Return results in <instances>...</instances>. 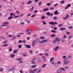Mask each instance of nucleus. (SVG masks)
I'll return each mask as SVG.
<instances>
[{"label":"nucleus","mask_w":73,"mask_h":73,"mask_svg":"<svg viewBox=\"0 0 73 73\" xmlns=\"http://www.w3.org/2000/svg\"><path fill=\"white\" fill-rule=\"evenodd\" d=\"M38 42H39V39L38 38L36 39L35 40H34L33 42L32 46H35V44H37Z\"/></svg>","instance_id":"obj_1"},{"label":"nucleus","mask_w":73,"mask_h":73,"mask_svg":"<svg viewBox=\"0 0 73 73\" xmlns=\"http://www.w3.org/2000/svg\"><path fill=\"white\" fill-rule=\"evenodd\" d=\"M65 59L66 60H68V58H66V56H64V64H68L70 62V61H67L66 62V60H65Z\"/></svg>","instance_id":"obj_2"},{"label":"nucleus","mask_w":73,"mask_h":73,"mask_svg":"<svg viewBox=\"0 0 73 73\" xmlns=\"http://www.w3.org/2000/svg\"><path fill=\"white\" fill-rule=\"evenodd\" d=\"M36 70H37V68H36L34 70H29V72L30 73H35L34 72H36Z\"/></svg>","instance_id":"obj_3"},{"label":"nucleus","mask_w":73,"mask_h":73,"mask_svg":"<svg viewBox=\"0 0 73 73\" xmlns=\"http://www.w3.org/2000/svg\"><path fill=\"white\" fill-rule=\"evenodd\" d=\"M15 69H16V68L15 67L11 68L9 69V72L12 71V70H15Z\"/></svg>","instance_id":"obj_4"},{"label":"nucleus","mask_w":73,"mask_h":73,"mask_svg":"<svg viewBox=\"0 0 73 73\" xmlns=\"http://www.w3.org/2000/svg\"><path fill=\"white\" fill-rule=\"evenodd\" d=\"M59 48V47H58V46H57L55 48H54L53 50H54V51H56V50H58Z\"/></svg>","instance_id":"obj_5"},{"label":"nucleus","mask_w":73,"mask_h":73,"mask_svg":"<svg viewBox=\"0 0 73 73\" xmlns=\"http://www.w3.org/2000/svg\"><path fill=\"white\" fill-rule=\"evenodd\" d=\"M54 14L55 15H58L59 13L58 12V11H56L54 12Z\"/></svg>","instance_id":"obj_6"},{"label":"nucleus","mask_w":73,"mask_h":73,"mask_svg":"<svg viewBox=\"0 0 73 73\" xmlns=\"http://www.w3.org/2000/svg\"><path fill=\"white\" fill-rule=\"evenodd\" d=\"M33 2L32 1H29L28 2H27V4H31V3H32Z\"/></svg>","instance_id":"obj_7"},{"label":"nucleus","mask_w":73,"mask_h":73,"mask_svg":"<svg viewBox=\"0 0 73 73\" xmlns=\"http://www.w3.org/2000/svg\"><path fill=\"white\" fill-rule=\"evenodd\" d=\"M49 24H51V25H54V23L53 22H49Z\"/></svg>","instance_id":"obj_8"},{"label":"nucleus","mask_w":73,"mask_h":73,"mask_svg":"<svg viewBox=\"0 0 73 73\" xmlns=\"http://www.w3.org/2000/svg\"><path fill=\"white\" fill-rule=\"evenodd\" d=\"M37 66V65H33L31 66V68H36Z\"/></svg>","instance_id":"obj_9"},{"label":"nucleus","mask_w":73,"mask_h":73,"mask_svg":"<svg viewBox=\"0 0 73 73\" xmlns=\"http://www.w3.org/2000/svg\"><path fill=\"white\" fill-rule=\"evenodd\" d=\"M22 59L21 58H18V59H16V60H17V61H20L21 60H22Z\"/></svg>","instance_id":"obj_10"},{"label":"nucleus","mask_w":73,"mask_h":73,"mask_svg":"<svg viewBox=\"0 0 73 73\" xmlns=\"http://www.w3.org/2000/svg\"><path fill=\"white\" fill-rule=\"evenodd\" d=\"M54 66L55 67H57V66H58V63H55L54 64Z\"/></svg>","instance_id":"obj_11"},{"label":"nucleus","mask_w":73,"mask_h":73,"mask_svg":"<svg viewBox=\"0 0 73 73\" xmlns=\"http://www.w3.org/2000/svg\"><path fill=\"white\" fill-rule=\"evenodd\" d=\"M46 15H47V16H50V12H48L46 13Z\"/></svg>","instance_id":"obj_12"},{"label":"nucleus","mask_w":73,"mask_h":73,"mask_svg":"<svg viewBox=\"0 0 73 73\" xmlns=\"http://www.w3.org/2000/svg\"><path fill=\"white\" fill-rule=\"evenodd\" d=\"M50 36L51 37H56V34H52V35H50Z\"/></svg>","instance_id":"obj_13"},{"label":"nucleus","mask_w":73,"mask_h":73,"mask_svg":"<svg viewBox=\"0 0 73 73\" xmlns=\"http://www.w3.org/2000/svg\"><path fill=\"white\" fill-rule=\"evenodd\" d=\"M36 29L37 30H38V31H41V28H36Z\"/></svg>","instance_id":"obj_14"},{"label":"nucleus","mask_w":73,"mask_h":73,"mask_svg":"<svg viewBox=\"0 0 73 73\" xmlns=\"http://www.w3.org/2000/svg\"><path fill=\"white\" fill-rule=\"evenodd\" d=\"M69 17V15L68 14H67L66 15V17H64V19L66 20V19H67L68 17Z\"/></svg>","instance_id":"obj_15"},{"label":"nucleus","mask_w":73,"mask_h":73,"mask_svg":"<svg viewBox=\"0 0 73 73\" xmlns=\"http://www.w3.org/2000/svg\"><path fill=\"white\" fill-rule=\"evenodd\" d=\"M54 60V58L53 57L51 58L50 59V62H52V61H53V60Z\"/></svg>","instance_id":"obj_16"},{"label":"nucleus","mask_w":73,"mask_h":73,"mask_svg":"<svg viewBox=\"0 0 73 73\" xmlns=\"http://www.w3.org/2000/svg\"><path fill=\"white\" fill-rule=\"evenodd\" d=\"M10 55L11 57H15V54H11Z\"/></svg>","instance_id":"obj_17"},{"label":"nucleus","mask_w":73,"mask_h":73,"mask_svg":"<svg viewBox=\"0 0 73 73\" xmlns=\"http://www.w3.org/2000/svg\"><path fill=\"white\" fill-rule=\"evenodd\" d=\"M48 9H49V8H47L45 9H44V11L45 12V11H48Z\"/></svg>","instance_id":"obj_18"},{"label":"nucleus","mask_w":73,"mask_h":73,"mask_svg":"<svg viewBox=\"0 0 73 73\" xmlns=\"http://www.w3.org/2000/svg\"><path fill=\"white\" fill-rule=\"evenodd\" d=\"M22 55H23L24 56H27V54L26 53L23 54H22Z\"/></svg>","instance_id":"obj_19"},{"label":"nucleus","mask_w":73,"mask_h":73,"mask_svg":"<svg viewBox=\"0 0 73 73\" xmlns=\"http://www.w3.org/2000/svg\"><path fill=\"white\" fill-rule=\"evenodd\" d=\"M17 52H18V50H15L13 51V52L14 53H17Z\"/></svg>","instance_id":"obj_20"},{"label":"nucleus","mask_w":73,"mask_h":73,"mask_svg":"<svg viewBox=\"0 0 73 73\" xmlns=\"http://www.w3.org/2000/svg\"><path fill=\"white\" fill-rule=\"evenodd\" d=\"M3 68H0V72H3Z\"/></svg>","instance_id":"obj_21"},{"label":"nucleus","mask_w":73,"mask_h":73,"mask_svg":"<svg viewBox=\"0 0 73 73\" xmlns=\"http://www.w3.org/2000/svg\"><path fill=\"white\" fill-rule=\"evenodd\" d=\"M31 48V46H26L25 47V48Z\"/></svg>","instance_id":"obj_22"},{"label":"nucleus","mask_w":73,"mask_h":73,"mask_svg":"<svg viewBox=\"0 0 73 73\" xmlns=\"http://www.w3.org/2000/svg\"><path fill=\"white\" fill-rule=\"evenodd\" d=\"M12 18H13V17L12 16H11L8 18V20H10V19H12Z\"/></svg>","instance_id":"obj_23"},{"label":"nucleus","mask_w":73,"mask_h":73,"mask_svg":"<svg viewBox=\"0 0 73 73\" xmlns=\"http://www.w3.org/2000/svg\"><path fill=\"white\" fill-rule=\"evenodd\" d=\"M3 24H9V23L8 22H6L3 23Z\"/></svg>","instance_id":"obj_24"},{"label":"nucleus","mask_w":73,"mask_h":73,"mask_svg":"<svg viewBox=\"0 0 73 73\" xmlns=\"http://www.w3.org/2000/svg\"><path fill=\"white\" fill-rule=\"evenodd\" d=\"M61 71L60 70H58L57 71V73H61Z\"/></svg>","instance_id":"obj_25"},{"label":"nucleus","mask_w":73,"mask_h":73,"mask_svg":"<svg viewBox=\"0 0 73 73\" xmlns=\"http://www.w3.org/2000/svg\"><path fill=\"white\" fill-rule=\"evenodd\" d=\"M29 52H30V53H31L32 54L33 53V51L31 50H29Z\"/></svg>","instance_id":"obj_26"},{"label":"nucleus","mask_w":73,"mask_h":73,"mask_svg":"<svg viewBox=\"0 0 73 73\" xmlns=\"http://www.w3.org/2000/svg\"><path fill=\"white\" fill-rule=\"evenodd\" d=\"M40 39H42V40H44V39L45 38V37L44 36L40 37Z\"/></svg>","instance_id":"obj_27"},{"label":"nucleus","mask_w":73,"mask_h":73,"mask_svg":"<svg viewBox=\"0 0 73 73\" xmlns=\"http://www.w3.org/2000/svg\"><path fill=\"white\" fill-rule=\"evenodd\" d=\"M57 17L56 16H55L54 17L53 19L54 20H57Z\"/></svg>","instance_id":"obj_28"},{"label":"nucleus","mask_w":73,"mask_h":73,"mask_svg":"<svg viewBox=\"0 0 73 73\" xmlns=\"http://www.w3.org/2000/svg\"><path fill=\"white\" fill-rule=\"evenodd\" d=\"M56 39L57 40V41H60V39L59 38H56Z\"/></svg>","instance_id":"obj_29"},{"label":"nucleus","mask_w":73,"mask_h":73,"mask_svg":"<svg viewBox=\"0 0 73 73\" xmlns=\"http://www.w3.org/2000/svg\"><path fill=\"white\" fill-rule=\"evenodd\" d=\"M31 64H35V62H34V61H33V60H32L31 61Z\"/></svg>","instance_id":"obj_30"},{"label":"nucleus","mask_w":73,"mask_h":73,"mask_svg":"<svg viewBox=\"0 0 73 73\" xmlns=\"http://www.w3.org/2000/svg\"><path fill=\"white\" fill-rule=\"evenodd\" d=\"M68 28L69 29H72L73 28V27L72 26H69L68 27Z\"/></svg>","instance_id":"obj_31"},{"label":"nucleus","mask_w":73,"mask_h":73,"mask_svg":"<svg viewBox=\"0 0 73 73\" xmlns=\"http://www.w3.org/2000/svg\"><path fill=\"white\" fill-rule=\"evenodd\" d=\"M60 70H64V68L62 67H60Z\"/></svg>","instance_id":"obj_32"},{"label":"nucleus","mask_w":73,"mask_h":73,"mask_svg":"<svg viewBox=\"0 0 73 73\" xmlns=\"http://www.w3.org/2000/svg\"><path fill=\"white\" fill-rule=\"evenodd\" d=\"M43 43L44 42H47L48 41V40H43Z\"/></svg>","instance_id":"obj_33"},{"label":"nucleus","mask_w":73,"mask_h":73,"mask_svg":"<svg viewBox=\"0 0 73 73\" xmlns=\"http://www.w3.org/2000/svg\"><path fill=\"white\" fill-rule=\"evenodd\" d=\"M51 31L52 32H53L54 33H56V31L54 30H51Z\"/></svg>","instance_id":"obj_34"},{"label":"nucleus","mask_w":73,"mask_h":73,"mask_svg":"<svg viewBox=\"0 0 73 73\" xmlns=\"http://www.w3.org/2000/svg\"><path fill=\"white\" fill-rule=\"evenodd\" d=\"M37 72L36 73H40L41 72V70H39L38 71H37Z\"/></svg>","instance_id":"obj_35"},{"label":"nucleus","mask_w":73,"mask_h":73,"mask_svg":"<svg viewBox=\"0 0 73 73\" xmlns=\"http://www.w3.org/2000/svg\"><path fill=\"white\" fill-rule=\"evenodd\" d=\"M38 62H41V59H39L38 60Z\"/></svg>","instance_id":"obj_36"},{"label":"nucleus","mask_w":73,"mask_h":73,"mask_svg":"<svg viewBox=\"0 0 73 73\" xmlns=\"http://www.w3.org/2000/svg\"><path fill=\"white\" fill-rule=\"evenodd\" d=\"M71 4H68V5H67V7H68V8L69 7H71Z\"/></svg>","instance_id":"obj_37"},{"label":"nucleus","mask_w":73,"mask_h":73,"mask_svg":"<svg viewBox=\"0 0 73 73\" xmlns=\"http://www.w3.org/2000/svg\"><path fill=\"white\" fill-rule=\"evenodd\" d=\"M12 47H10V48L9 49V52H11V51H12Z\"/></svg>","instance_id":"obj_38"},{"label":"nucleus","mask_w":73,"mask_h":73,"mask_svg":"<svg viewBox=\"0 0 73 73\" xmlns=\"http://www.w3.org/2000/svg\"><path fill=\"white\" fill-rule=\"evenodd\" d=\"M60 31H64V28H61L60 29Z\"/></svg>","instance_id":"obj_39"},{"label":"nucleus","mask_w":73,"mask_h":73,"mask_svg":"<svg viewBox=\"0 0 73 73\" xmlns=\"http://www.w3.org/2000/svg\"><path fill=\"white\" fill-rule=\"evenodd\" d=\"M72 57V56H68V58H71Z\"/></svg>","instance_id":"obj_40"},{"label":"nucleus","mask_w":73,"mask_h":73,"mask_svg":"<svg viewBox=\"0 0 73 73\" xmlns=\"http://www.w3.org/2000/svg\"><path fill=\"white\" fill-rule=\"evenodd\" d=\"M42 3V2H41V1H40L39 2V6H40V5H41V4Z\"/></svg>","instance_id":"obj_41"},{"label":"nucleus","mask_w":73,"mask_h":73,"mask_svg":"<svg viewBox=\"0 0 73 73\" xmlns=\"http://www.w3.org/2000/svg\"><path fill=\"white\" fill-rule=\"evenodd\" d=\"M42 19H44L45 18V16H42L41 17Z\"/></svg>","instance_id":"obj_42"},{"label":"nucleus","mask_w":73,"mask_h":73,"mask_svg":"<svg viewBox=\"0 0 73 73\" xmlns=\"http://www.w3.org/2000/svg\"><path fill=\"white\" fill-rule=\"evenodd\" d=\"M43 23L44 25H46V23L44 21H43Z\"/></svg>","instance_id":"obj_43"},{"label":"nucleus","mask_w":73,"mask_h":73,"mask_svg":"<svg viewBox=\"0 0 73 73\" xmlns=\"http://www.w3.org/2000/svg\"><path fill=\"white\" fill-rule=\"evenodd\" d=\"M46 64H44L43 66H42V68H44L45 66H46Z\"/></svg>","instance_id":"obj_44"},{"label":"nucleus","mask_w":73,"mask_h":73,"mask_svg":"<svg viewBox=\"0 0 73 73\" xmlns=\"http://www.w3.org/2000/svg\"><path fill=\"white\" fill-rule=\"evenodd\" d=\"M46 5H47V6H50V4L49 3H47Z\"/></svg>","instance_id":"obj_45"},{"label":"nucleus","mask_w":73,"mask_h":73,"mask_svg":"<svg viewBox=\"0 0 73 73\" xmlns=\"http://www.w3.org/2000/svg\"><path fill=\"white\" fill-rule=\"evenodd\" d=\"M31 16V14L29 13L27 15V17H28V16Z\"/></svg>","instance_id":"obj_46"},{"label":"nucleus","mask_w":73,"mask_h":73,"mask_svg":"<svg viewBox=\"0 0 73 73\" xmlns=\"http://www.w3.org/2000/svg\"><path fill=\"white\" fill-rule=\"evenodd\" d=\"M19 43H21V42H23V41L21 40H19Z\"/></svg>","instance_id":"obj_47"},{"label":"nucleus","mask_w":73,"mask_h":73,"mask_svg":"<svg viewBox=\"0 0 73 73\" xmlns=\"http://www.w3.org/2000/svg\"><path fill=\"white\" fill-rule=\"evenodd\" d=\"M44 54V55H46L47 57L49 56V54H48L47 53H45Z\"/></svg>","instance_id":"obj_48"},{"label":"nucleus","mask_w":73,"mask_h":73,"mask_svg":"<svg viewBox=\"0 0 73 73\" xmlns=\"http://www.w3.org/2000/svg\"><path fill=\"white\" fill-rule=\"evenodd\" d=\"M9 37H12V35H9Z\"/></svg>","instance_id":"obj_49"},{"label":"nucleus","mask_w":73,"mask_h":73,"mask_svg":"<svg viewBox=\"0 0 73 73\" xmlns=\"http://www.w3.org/2000/svg\"><path fill=\"white\" fill-rule=\"evenodd\" d=\"M39 43H42H42H44V42H43V40L40 41L39 42Z\"/></svg>","instance_id":"obj_50"},{"label":"nucleus","mask_w":73,"mask_h":73,"mask_svg":"<svg viewBox=\"0 0 73 73\" xmlns=\"http://www.w3.org/2000/svg\"><path fill=\"white\" fill-rule=\"evenodd\" d=\"M35 16H36V15H32V16H31V17L32 18V17H35Z\"/></svg>","instance_id":"obj_51"},{"label":"nucleus","mask_w":73,"mask_h":73,"mask_svg":"<svg viewBox=\"0 0 73 73\" xmlns=\"http://www.w3.org/2000/svg\"><path fill=\"white\" fill-rule=\"evenodd\" d=\"M61 3L62 4H64V0L61 1Z\"/></svg>","instance_id":"obj_52"},{"label":"nucleus","mask_w":73,"mask_h":73,"mask_svg":"<svg viewBox=\"0 0 73 73\" xmlns=\"http://www.w3.org/2000/svg\"><path fill=\"white\" fill-rule=\"evenodd\" d=\"M22 62H23V61L22 60H21L19 62V64H21V63H22Z\"/></svg>","instance_id":"obj_53"},{"label":"nucleus","mask_w":73,"mask_h":73,"mask_svg":"<svg viewBox=\"0 0 73 73\" xmlns=\"http://www.w3.org/2000/svg\"><path fill=\"white\" fill-rule=\"evenodd\" d=\"M20 17V15H18L17 16H15L14 17V18H15V17H16V18H17V17Z\"/></svg>","instance_id":"obj_54"},{"label":"nucleus","mask_w":73,"mask_h":73,"mask_svg":"<svg viewBox=\"0 0 73 73\" xmlns=\"http://www.w3.org/2000/svg\"><path fill=\"white\" fill-rule=\"evenodd\" d=\"M53 29L54 30H56L57 29V27H54Z\"/></svg>","instance_id":"obj_55"},{"label":"nucleus","mask_w":73,"mask_h":73,"mask_svg":"<svg viewBox=\"0 0 73 73\" xmlns=\"http://www.w3.org/2000/svg\"><path fill=\"white\" fill-rule=\"evenodd\" d=\"M58 27H61V26H62V24H61L60 25H59L58 26Z\"/></svg>","instance_id":"obj_56"},{"label":"nucleus","mask_w":73,"mask_h":73,"mask_svg":"<svg viewBox=\"0 0 73 73\" xmlns=\"http://www.w3.org/2000/svg\"><path fill=\"white\" fill-rule=\"evenodd\" d=\"M1 27H5V24L2 25H1Z\"/></svg>","instance_id":"obj_57"},{"label":"nucleus","mask_w":73,"mask_h":73,"mask_svg":"<svg viewBox=\"0 0 73 73\" xmlns=\"http://www.w3.org/2000/svg\"><path fill=\"white\" fill-rule=\"evenodd\" d=\"M57 63L58 64H60L61 63V62L58 61V62H57Z\"/></svg>","instance_id":"obj_58"},{"label":"nucleus","mask_w":73,"mask_h":73,"mask_svg":"<svg viewBox=\"0 0 73 73\" xmlns=\"http://www.w3.org/2000/svg\"><path fill=\"white\" fill-rule=\"evenodd\" d=\"M37 12H38V11L36 10V11H35L34 12V13H37Z\"/></svg>","instance_id":"obj_59"},{"label":"nucleus","mask_w":73,"mask_h":73,"mask_svg":"<svg viewBox=\"0 0 73 73\" xmlns=\"http://www.w3.org/2000/svg\"><path fill=\"white\" fill-rule=\"evenodd\" d=\"M55 42H56V41H57V38H56L55 40H54Z\"/></svg>","instance_id":"obj_60"},{"label":"nucleus","mask_w":73,"mask_h":73,"mask_svg":"<svg viewBox=\"0 0 73 73\" xmlns=\"http://www.w3.org/2000/svg\"><path fill=\"white\" fill-rule=\"evenodd\" d=\"M13 13H11L10 14V16H13Z\"/></svg>","instance_id":"obj_61"},{"label":"nucleus","mask_w":73,"mask_h":73,"mask_svg":"<svg viewBox=\"0 0 73 73\" xmlns=\"http://www.w3.org/2000/svg\"><path fill=\"white\" fill-rule=\"evenodd\" d=\"M31 33V32H28L27 33V35H30Z\"/></svg>","instance_id":"obj_62"},{"label":"nucleus","mask_w":73,"mask_h":73,"mask_svg":"<svg viewBox=\"0 0 73 73\" xmlns=\"http://www.w3.org/2000/svg\"><path fill=\"white\" fill-rule=\"evenodd\" d=\"M65 68L66 69H68L69 68L68 66H65Z\"/></svg>","instance_id":"obj_63"},{"label":"nucleus","mask_w":73,"mask_h":73,"mask_svg":"<svg viewBox=\"0 0 73 73\" xmlns=\"http://www.w3.org/2000/svg\"><path fill=\"white\" fill-rule=\"evenodd\" d=\"M36 58H34L33 59V61H35V60H36Z\"/></svg>","instance_id":"obj_64"}]
</instances>
